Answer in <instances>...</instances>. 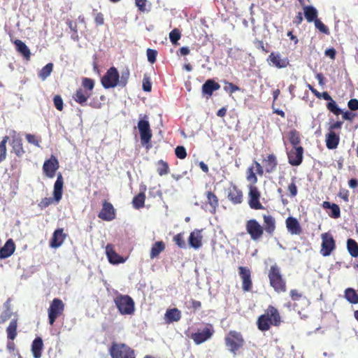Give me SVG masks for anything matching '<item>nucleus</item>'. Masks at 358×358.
Returning <instances> with one entry per match:
<instances>
[{
	"mask_svg": "<svg viewBox=\"0 0 358 358\" xmlns=\"http://www.w3.org/2000/svg\"><path fill=\"white\" fill-rule=\"evenodd\" d=\"M157 52L155 50L148 49L147 55L148 59L150 63H154L155 62Z\"/></svg>",
	"mask_w": 358,
	"mask_h": 358,
	"instance_id": "58",
	"label": "nucleus"
},
{
	"mask_svg": "<svg viewBox=\"0 0 358 358\" xmlns=\"http://www.w3.org/2000/svg\"><path fill=\"white\" fill-rule=\"evenodd\" d=\"M343 122L341 121H336L331 124H330L329 127V131L330 132H334V130L336 129H341L342 127Z\"/></svg>",
	"mask_w": 358,
	"mask_h": 358,
	"instance_id": "57",
	"label": "nucleus"
},
{
	"mask_svg": "<svg viewBox=\"0 0 358 358\" xmlns=\"http://www.w3.org/2000/svg\"><path fill=\"white\" fill-rule=\"evenodd\" d=\"M54 105L55 108L62 111L63 110V100L59 95H55L53 98Z\"/></svg>",
	"mask_w": 358,
	"mask_h": 358,
	"instance_id": "53",
	"label": "nucleus"
},
{
	"mask_svg": "<svg viewBox=\"0 0 358 358\" xmlns=\"http://www.w3.org/2000/svg\"><path fill=\"white\" fill-rule=\"evenodd\" d=\"M324 55L327 57H330L331 59H334L336 57V51L334 48H331L325 50Z\"/></svg>",
	"mask_w": 358,
	"mask_h": 358,
	"instance_id": "63",
	"label": "nucleus"
},
{
	"mask_svg": "<svg viewBox=\"0 0 358 358\" xmlns=\"http://www.w3.org/2000/svg\"><path fill=\"white\" fill-rule=\"evenodd\" d=\"M220 88V85L212 79L207 80L202 85V94L208 95V97L212 96L213 92L218 90Z\"/></svg>",
	"mask_w": 358,
	"mask_h": 358,
	"instance_id": "30",
	"label": "nucleus"
},
{
	"mask_svg": "<svg viewBox=\"0 0 358 358\" xmlns=\"http://www.w3.org/2000/svg\"><path fill=\"white\" fill-rule=\"evenodd\" d=\"M173 241L181 249H185L187 248L186 242L185 241V234L183 232H180L175 235L173 238Z\"/></svg>",
	"mask_w": 358,
	"mask_h": 358,
	"instance_id": "44",
	"label": "nucleus"
},
{
	"mask_svg": "<svg viewBox=\"0 0 358 358\" xmlns=\"http://www.w3.org/2000/svg\"><path fill=\"white\" fill-rule=\"evenodd\" d=\"M181 318V312L176 308L168 309L165 313V320L167 323L178 322Z\"/></svg>",
	"mask_w": 358,
	"mask_h": 358,
	"instance_id": "36",
	"label": "nucleus"
},
{
	"mask_svg": "<svg viewBox=\"0 0 358 358\" xmlns=\"http://www.w3.org/2000/svg\"><path fill=\"white\" fill-rule=\"evenodd\" d=\"M340 141V136L338 134H336L335 132L329 131L326 134V146L329 150L336 149Z\"/></svg>",
	"mask_w": 358,
	"mask_h": 358,
	"instance_id": "31",
	"label": "nucleus"
},
{
	"mask_svg": "<svg viewBox=\"0 0 358 358\" xmlns=\"http://www.w3.org/2000/svg\"><path fill=\"white\" fill-rule=\"evenodd\" d=\"M53 69V64L48 63L45 66H43L40 72L38 73V77L44 80H45L52 73Z\"/></svg>",
	"mask_w": 358,
	"mask_h": 358,
	"instance_id": "43",
	"label": "nucleus"
},
{
	"mask_svg": "<svg viewBox=\"0 0 358 358\" xmlns=\"http://www.w3.org/2000/svg\"><path fill=\"white\" fill-rule=\"evenodd\" d=\"M169 171V164L163 160L158 161V173L160 176L168 174Z\"/></svg>",
	"mask_w": 358,
	"mask_h": 358,
	"instance_id": "47",
	"label": "nucleus"
},
{
	"mask_svg": "<svg viewBox=\"0 0 358 358\" xmlns=\"http://www.w3.org/2000/svg\"><path fill=\"white\" fill-rule=\"evenodd\" d=\"M145 196V194L143 192H140L137 195H136L133 200H132V204L133 206L136 208L139 209L144 206Z\"/></svg>",
	"mask_w": 358,
	"mask_h": 358,
	"instance_id": "42",
	"label": "nucleus"
},
{
	"mask_svg": "<svg viewBox=\"0 0 358 358\" xmlns=\"http://www.w3.org/2000/svg\"><path fill=\"white\" fill-rule=\"evenodd\" d=\"M304 16L308 22H315L317 19V10L312 6H303Z\"/></svg>",
	"mask_w": 358,
	"mask_h": 358,
	"instance_id": "37",
	"label": "nucleus"
},
{
	"mask_svg": "<svg viewBox=\"0 0 358 358\" xmlns=\"http://www.w3.org/2000/svg\"><path fill=\"white\" fill-rule=\"evenodd\" d=\"M331 212L329 215L334 219L338 218L341 216V210L339 206L336 203H332L330 208Z\"/></svg>",
	"mask_w": 358,
	"mask_h": 358,
	"instance_id": "50",
	"label": "nucleus"
},
{
	"mask_svg": "<svg viewBox=\"0 0 358 358\" xmlns=\"http://www.w3.org/2000/svg\"><path fill=\"white\" fill-rule=\"evenodd\" d=\"M322 237V248L320 253L322 256H329L336 248V243L333 236L329 233H324Z\"/></svg>",
	"mask_w": 358,
	"mask_h": 358,
	"instance_id": "16",
	"label": "nucleus"
},
{
	"mask_svg": "<svg viewBox=\"0 0 358 358\" xmlns=\"http://www.w3.org/2000/svg\"><path fill=\"white\" fill-rule=\"evenodd\" d=\"M16 50L21 54L24 58L29 61L31 57V52L27 45L21 40L15 39L13 41Z\"/></svg>",
	"mask_w": 358,
	"mask_h": 358,
	"instance_id": "32",
	"label": "nucleus"
},
{
	"mask_svg": "<svg viewBox=\"0 0 358 358\" xmlns=\"http://www.w3.org/2000/svg\"><path fill=\"white\" fill-rule=\"evenodd\" d=\"M106 254L110 264H118L125 262V259L115 252L112 244H107L106 246Z\"/></svg>",
	"mask_w": 358,
	"mask_h": 358,
	"instance_id": "24",
	"label": "nucleus"
},
{
	"mask_svg": "<svg viewBox=\"0 0 358 358\" xmlns=\"http://www.w3.org/2000/svg\"><path fill=\"white\" fill-rule=\"evenodd\" d=\"M347 248L350 255L353 257H358V243L352 238L347 241Z\"/></svg>",
	"mask_w": 358,
	"mask_h": 358,
	"instance_id": "38",
	"label": "nucleus"
},
{
	"mask_svg": "<svg viewBox=\"0 0 358 358\" xmlns=\"http://www.w3.org/2000/svg\"><path fill=\"white\" fill-rule=\"evenodd\" d=\"M314 22H315V27L317 29H318L320 30V31H321L322 33L326 34H328L329 33V29L327 28V27L319 19H317L316 20H315Z\"/></svg>",
	"mask_w": 358,
	"mask_h": 358,
	"instance_id": "51",
	"label": "nucleus"
},
{
	"mask_svg": "<svg viewBox=\"0 0 358 358\" xmlns=\"http://www.w3.org/2000/svg\"><path fill=\"white\" fill-rule=\"evenodd\" d=\"M206 196L207 199V203L210 206L209 211L211 213H215L217 208L219 206V200L217 196L215 193L211 191H207L206 192Z\"/></svg>",
	"mask_w": 358,
	"mask_h": 358,
	"instance_id": "34",
	"label": "nucleus"
},
{
	"mask_svg": "<svg viewBox=\"0 0 358 358\" xmlns=\"http://www.w3.org/2000/svg\"><path fill=\"white\" fill-rule=\"evenodd\" d=\"M9 140L8 136H5L3 137L1 141L0 142V163L3 162L7 155V149L6 144Z\"/></svg>",
	"mask_w": 358,
	"mask_h": 358,
	"instance_id": "41",
	"label": "nucleus"
},
{
	"mask_svg": "<svg viewBox=\"0 0 358 358\" xmlns=\"http://www.w3.org/2000/svg\"><path fill=\"white\" fill-rule=\"evenodd\" d=\"M64 178L61 173H57V180L54 184L53 198L45 197L41 200L38 206L41 209H44L51 205L55 201L59 203L62 199L63 194Z\"/></svg>",
	"mask_w": 358,
	"mask_h": 358,
	"instance_id": "5",
	"label": "nucleus"
},
{
	"mask_svg": "<svg viewBox=\"0 0 358 358\" xmlns=\"http://www.w3.org/2000/svg\"><path fill=\"white\" fill-rule=\"evenodd\" d=\"M15 250V245L14 241L10 238L0 248V259H6L10 257Z\"/></svg>",
	"mask_w": 358,
	"mask_h": 358,
	"instance_id": "29",
	"label": "nucleus"
},
{
	"mask_svg": "<svg viewBox=\"0 0 358 358\" xmlns=\"http://www.w3.org/2000/svg\"><path fill=\"white\" fill-rule=\"evenodd\" d=\"M181 37L180 31L178 29H173L169 34V38L173 45H177Z\"/></svg>",
	"mask_w": 358,
	"mask_h": 358,
	"instance_id": "48",
	"label": "nucleus"
},
{
	"mask_svg": "<svg viewBox=\"0 0 358 358\" xmlns=\"http://www.w3.org/2000/svg\"><path fill=\"white\" fill-rule=\"evenodd\" d=\"M114 303L121 315H133L135 311V303L129 295L117 294L114 298Z\"/></svg>",
	"mask_w": 358,
	"mask_h": 358,
	"instance_id": "9",
	"label": "nucleus"
},
{
	"mask_svg": "<svg viewBox=\"0 0 358 358\" xmlns=\"http://www.w3.org/2000/svg\"><path fill=\"white\" fill-rule=\"evenodd\" d=\"M175 154L180 159H184L187 157L186 149L182 145H178L176 148Z\"/></svg>",
	"mask_w": 358,
	"mask_h": 358,
	"instance_id": "49",
	"label": "nucleus"
},
{
	"mask_svg": "<svg viewBox=\"0 0 358 358\" xmlns=\"http://www.w3.org/2000/svg\"><path fill=\"white\" fill-rule=\"evenodd\" d=\"M303 147L293 148L287 153L289 163L292 166H299L303 162Z\"/></svg>",
	"mask_w": 358,
	"mask_h": 358,
	"instance_id": "22",
	"label": "nucleus"
},
{
	"mask_svg": "<svg viewBox=\"0 0 358 358\" xmlns=\"http://www.w3.org/2000/svg\"><path fill=\"white\" fill-rule=\"evenodd\" d=\"M289 141L293 148H298L301 143V138L299 131L295 129L291 130L289 133Z\"/></svg>",
	"mask_w": 358,
	"mask_h": 358,
	"instance_id": "40",
	"label": "nucleus"
},
{
	"mask_svg": "<svg viewBox=\"0 0 358 358\" xmlns=\"http://www.w3.org/2000/svg\"><path fill=\"white\" fill-rule=\"evenodd\" d=\"M338 196L343 199L345 202L349 201V192L347 189H341L338 193Z\"/></svg>",
	"mask_w": 358,
	"mask_h": 358,
	"instance_id": "62",
	"label": "nucleus"
},
{
	"mask_svg": "<svg viewBox=\"0 0 358 358\" xmlns=\"http://www.w3.org/2000/svg\"><path fill=\"white\" fill-rule=\"evenodd\" d=\"M215 333L213 324H207L203 329H198L192 334L191 338L196 345H200L210 339Z\"/></svg>",
	"mask_w": 358,
	"mask_h": 358,
	"instance_id": "13",
	"label": "nucleus"
},
{
	"mask_svg": "<svg viewBox=\"0 0 358 358\" xmlns=\"http://www.w3.org/2000/svg\"><path fill=\"white\" fill-rule=\"evenodd\" d=\"M289 296L292 301L287 302L285 305L286 307L289 309L292 308L299 313H301L310 304L308 299L296 289L290 290Z\"/></svg>",
	"mask_w": 358,
	"mask_h": 358,
	"instance_id": "7",
	"label": "nucleus"
},
{
	"mask_svg": "<svg viewBox=\"0 0 358 358\" xmlns=\"http://www.w3.org/2000/svg\"><path fill=\"white\" fill-rule=\"evenodd\" d=\"M18 320L13 319L6 328L7 338L9 341H14L17 335Z\"/></svg>",
	"mask_w": 358,
	"mask_h": 358,
	"instance_id": "35",
	"label": "nucleus"
},
{
	"mask_svg": "<svg viewBox=\"0 0 358 358\" xmlns=\"http://www.w3.org/2000/svg\"><path fill=\"white\" fill-rule=\"evenodd\" d=\"M252 165L257 171V175L262 176L264 174H272L277 171L278 160L274 153L262 155V162L253 161Z\"/></svg>",
	"mask_w": 358,
	"mask_h": 358,
	"instance_id": "3",
	"label": "nucleus"
},
{
	"mask_svg": "<svg viewBox=\"0 0 358 358\" xmlns=\"http://www.w3.org/2000/svg\"><path fill=\"white\" fill-rule=\"evenodd\" d=\"M227 197L234 205L240 204L243 201V194L237 185L231 183L226 189Z\"/></svg>",
	"mask_w": 358,
	"mask_h": 358,
	"instance_id": "20",
	"label": "nucleus"
},
{
	"mask_svg": "<svg viewBox=\"0 0 358 358\" xmlns=\"http://www.w3.org/2000/svg\"><path fill=\"white\" fill-rule=\"evenodd\" d=\"M341 114H342V117H343V120H349L350 122L352 121V120L355 117V113H353L352 112H349V111L343 112L342 110V113Z\"/></svg>",
	"mask_w": 358,
	"mask_h": 358,
	"instance_id": "60",
	"label": "nucleus"
},
{
	"mask_svg": "<svg viewBox=\"0 0 358 358\" xmlns=\"http://www.w3.org/2000/svg\"><path fill=\"white\" fill-rule=\"evenodd\" d=\"M94 21L96 25H102L104 23L103 14L101 13H96L94 16Z\"/></svg>",
	"mask_w": 358,
	"mask_h": 358,
	"instance_id": "61",
	"label": "nucleus"
},
{
	"mask_svg": "<svg viewBox=\"0 0 358 358\" xmlns=\"http://www.w3.org/2000/svg\"><path fill=\"white\" fill-rule=\"evenodd\" d=\"M59 168V164L57 158L51 155V157L45 160L43 165V171L44 175L49 178H52L55 177L56 171Z\"/></svg>",
	"mask_w": 358,
	"mask_h": 358,
	"instance_id": "18",
	"label": "nucleus"
},
{
	"mask_svg": "<svg viewBox=\"0 0 358 358\" xmlns=\"http://www.w3.org/2000/svg\"><path fill=\"white\" fill-rule=\"evenodd\" d=\"M92 92H87L83 88H78L73 94V100L82 106H87L88 99L92 96Z\"/></svg>",
	"mask_w": 358,
	"mask_h": 358,
	"instance_id": "25",
	"label": "nucleus"
},
{
	"mask_svg": "<svg viewBox=\"0 0 358 358\" xmlns=\"http://www.w3.org/2000/svg\"><path fill=\"white\" fill-rule=\"evenodd\" d=\"M315 96L318 99H323L326 101H329L327 103V108L335 115H339L342 113V110L338 106L336 101L331 98L327 92L322 93L317 92Z\"/></svg>",
	"mask_w": 358,
	"mask_h": 358,
	"instance_id": "21",
	"label": "nucleus"
},
{
	"mask_svg": "<svg viewBox=\"0 0 358 358\" xmlns=\"http://www.w3.org/2000/svg\"><path fill=\"white\" fill-rule=\"evenodd\" d=\"M108 353L111 358H136L134 349L125 343L116 341L111 343Z\"/></svg>",
	"mask_w": 358,
	"mask_h": 358,
	"instance_id": "8",
	"label": "nucleus"
},
{
	"mask_svg": "<svg viewBox=\"0 0 358 358\" xmlns=\"http://www.w3.org/2000/svg\"><path fill=\"white\" fill-rule=\"evenodd\" d=\"M348 106L351 110H356L358 109V99H351L348 103Z\"/></svg>",
	"mask_w": 358,
	"mask_h": 358,
	"instance_id": "59",
	"label": "nucleus"
},
{
	"mask_svg": "<svg viewBox=\"0 0 358 358\" xmlns=\"http://www.w3.org/2000/svg\"><path fill=\"white\" fill-rule=\"evenodd\" d=\"M255 165H252V166L249 167L247 169L246 171V178L248 182H250L252 185H255L257 181L258 178L257 177V171H254Z\"/></svg>",
	"mask_w": 358,
	"mask_h": 358,
	"instance_id": "45",
	"label": "nucleus"
},
{
	"mask_svg": "<svg viewBox=\"0 0 358 358\" xmlns=\"http://www.w3.org/2000/svg\"><path fill=\"white\" fill-rule=\"evenodd\" d=\"M261 194L255 186H250L248 192V205L253 210H264L265 208L260 202Z\"/></svg>",
	"mask_w": 358,
	"mask_h": 358,
	"instance_id": "17",
	"label": "nucleus"
},
{
	"mask_svg": "<svg viewBox=\"0 0 358 358\" xmlns=\"http://www.w3.org/2000/svg\"><path fill=\"white\" fill-rule=\"evenodd\" d=\"M201 232L202 229H196L190 233L188 238V243L190 247L196 250L202 246L203 236Z\"/></svg>",
	"mask_w": 358,
	"mask_h": 358,
	"instance_id": "26",
	"label": "nucleus"
},
{
	"mask_svg": "<svg viewBox=\"0 0 358 358\" xmlns=\"http://www.w3.org/2000/svg\"><path fill=\"white\" fill-rule=\"evenodd\" d=\"M13 134L14 135L12 136L10 145L15 154L20 157L25 153L22 145V139L19 135L16 134L15 131H13Z\"/></svg>",
	"mask_w": 358,
	"mask_h": 358,
	"instance_id": "28",
	"label": "nucleus"
},
{
	"mask_svg": "<svg viewBox=\"0 0 358 358\" xmlns=\"http://www.w3.org/2000/svg\"><path fill=\"white\" fill-rule=\"evenodd\" d=\"M116 210L113 204L106 200L102 203V208L98 214L99 218L103 221H112L115 218Z\"/></svg>",
	"mask_w": 358,
	"mask_h": 358,
	"instance_id": "19",
	"label": "nucleus"
},
{
	"mask_svg": "<svg viewBox=\"0 0 358 358\" xmlns=\"http://www.w3.org/2000/svg\"><path fill=\"white\" fill-rule=\"evenodd\" d=\"M282 322L281 316L278 310L270 305L265 310L264 313L259 315L257 320V326L259 331H266L273 327H279Z\"/></svg>",
	"mask_w": 358,
	"mask_h": 358,
	"instance_id": "2",
	"label": "nucleus"
},
{
	"mask_svg": "<svg viewBox=\"0 0 358 358\" xmlns=\"http://www.w3.org/2000/svg\"><path fill=\"white\" fill-rule=\"evenodd\" d=\"M82 88L85 90L92 92V90L94 87V80L89 78H83L82 79Z\"/></svg>",
	"mask_w": 358,
	"mask_h": 358,
	"instance_id": "46",
	"label": "nucleus"
},
{
	"mask_svg": "<svg viewBox=\"0 0 358 358\" xmlns=\"http://www.w3.org/2000/svg\"><path fill=\"white\" fill-rule=\"evenodd\" d=\"M27 141L37 147H39V141L36 138V136L34 134H28L26 135Z\"/></svg>",
	"mask_w": 358,
	"mask_h": 358,
	"instance_id": "55",
	"label": "nucleus"
},
{
	"mask_svg": "<svg viewBox=\"0 0 358 358\" xmlns=\"http://www.w3.org/2000/svg\"><path fill=\"white\" fill-rule=\"evenodd\" d=\"M345 297L351 303H358V294L352 288H348L345 289Z\"/></svg>",
	"mask_w": 358,
	"mask_h": 358,
	"instance_id": "39",
	"label": "nucleus"
},
{
	"mask_svg": "<svg viewBox=\"0 0 358 358\" xmlns=\"http://www.w3.org/2000/svg\"><path fill=\"white\" fill-rule=\"evenodd\" d=\"M10 315L7 312L4 311L0 313V324L5 323L10 318Z\"/></svg>",
	"mask_w": 358,
	"mask_h": 358,
	"instance_id": "64",
	"label": "nucleus"
},
{
	"mask_svg": "<svg viewBox=\"0 0 358 358\" xmlns=\"http://www.w3.org/2000/svg\"><path fill=\"white\" fill-rule=\"evenodd\" d=\"M226 85L224 86V89L226 92H229L230 94L234 93L240 90V88L233 84L232 83L229 82H225Z\"/></svg>",
	"mask_w": 358,
	"mask_h": 358,
	"instance_id": "52",
	"label": "nucleus"
},
{
	"mask_svg": "<svg viewBox=\"0 0 358 358\" xmlns=\"http://www.w3.org/2000/svg\"><path fill=\"white\" fill-rule=\"evenodd\" d=\"M268 277L271 287L278 293L285 292L287 291L286 280L281 274L280 267L276 265H272L268 271Z\"/></svg>",
	"mask_w": 358,
	"mask_h": 358,
	"instance_id": "4",
	"label": "nucleus"
},
{
	"mask_svg": "<svg viewBox=\"0 0 358 358\" xmlns=\"http://www.w3.org/2000/svg\"><path fill=\"white\" fill-rule=\"evenodd\" d=\"M120 74L117 69L112 66L101 78V83L105 89L113 88L119 83Z\"/></svg>",
	"mask_w": 358,
	"mask_h": 358,
	"instance_id": "11",
	"label": "nucleus"
},
{
	"mask_svg": "<svg viewBox=\"0 0 358 358\" xmlns=\"http://www.w3.org/2000/svg\"><path fill=\"white\" fill-rule=\"evenodd\" d=\"M64 306V302L60 299L55 298L52 301L48 309V322L50 325H53L57 317L63 314Z\"/></svg>",
	"mask_w": 358,
	"mask_h": 358,
	"instance_id": "10",
	"label": "nucleus"
},
{
	"mask_svg": "<svg viewBox=\"0 0 358 358\" xmlns=\"http://www.w3.org/2000/svg\"><path fill=\"white\" fill-rule=\"evenodd\" d=\"M67 237V234L64 233L62 228L57 229L52 234L50 241V245L52 248H57L60 247Z\"/></svg>",
	"mask_w": 358,
	"mask_h": 358,
	"instance_id": "23",
	"label": "nucleus"
},
{
	"mask_svg": "<svg viewBox=\"0 0 358 358\" xmlns=\"http://www.w3.org/2000/svg\"><path fill=\"white\" fill-rule=\"evenodd\" d=\"M287 231L292 235H300L302 233L301 227L296 218L288 217L285 220Z\"/></svg>",
	"mask_w": 358,
	"mask_h": 358,
	"instance_id": "27",
	"label": "nucleus"
},
{
	"mask_svg": "<svg viewBox=\"0 0 358 358\" xmlns=\"http://www.w3.org/2000/svg\"><path fill=\"white\" fill-rule=\"evenodd\" d=\"M287 189L289 192L291 196L294 197L296 196L298 190L294 182V179H293L292 182L290 184H289Z\"/></svg>",
	"mask_w": 358,
	"mask_h": 358,
	"instance_id": "54",
	"label": "nucleus"
},
{
	"mask_svg": "<svg viewBox=\"0 0 358 358\" xmlns=\"http://www.w3.org/2000/svg\"><path fill=\"white\" fill-rule=\"evenodd\" d=\"M268 65L277 69H285L289 65V60L287 57H282L279 52H272L266 59Z\"/></svg>",
	"mask_w": 358,
	"mask_h": 358,
	"instance_id": "15",
	"label": "nucleus"
},
{
	"mask_svg": "<svg viewBox=\"0 0 358 358\" xmlns=\"http://www.w3.org/2000/svg\"><path fill=\"white\" fill-rule=\"evenodd\" d=\"M263 224L256 219H250L245 223V229L254 241L260 240L265 234L268 236H273L276 230V220L271 215H262Z\"/></svg>",
	"mask_w": 358,
	"mask_h": 358,
	"instance_id": "1",
	"label": "nucleus"
},
{
	"mask_svg": "<svg viewBox=\"0 0 358 358\" xmlns=\"http://www.w3.org/2000/svg\"><path fill=\"white\" fill-rule=\"evenodd\" d=\"M129 73L128 71H127L126 72L122 73V76H121V79H120V80H119L118 85H121L122 87L126 86V85L127 83V80L129 79Z\"/></svg>",
	"mask_w": 358,
	"mask_h": 358,
	"instance_id": "56",
	"label": "nucleus"
},
{
	"mask_svg": "<svg viewBox=\"0 0 358 358\" xmlns=\"http://www.w3.org/2000/svg\"><path fill=\"white\" fill-rule=\"evenodd\" d=\"M238 275L242 280V289L245 292H249L252 289V272L247 266L238 268Z\"/></svg>",
	"mask_w": 358,
	"mask_h": 358,
	"instance_id": "14",
	"label": "nucleus"
},
{
	"mask_svg": "<svg viewBox=\"0 0 358 358\" xmlns=\"http://www.w3.org/2000/svg\"><path fill=\"white\" fill-rule=\"evenodd\" d=\"M224 343L229 352L236 355L238 351L243 348L245 342L241 332L231 330L225 336Z\"/></svg>",
	"mask_w": 358,
	"mask_h": 358,
	"instance_id": "6",
	"label": "nucleus"
},
{
	"mask_svg": "<svg viewBox=\"0 0 358 358\" xmlns=\"http://www.w3.org/2000/svg\"><path fill=\"white\" fill-rule=\"evenodd\" d=\"M138 129L140 133L141 141L143 145L146 148L150 147V142L152 136L149 122L147 120L142 119L138 122Z\"/></svg>",
	"mask_w": 358,
	"mask_h": 358,
	"instance_id": "12",
	"label": "nucleus"
},
{
	"mask_svg": "<svg viewBox=\"0 0 358 358\" xmlns=\"http://www.w3.org/2000/svg\"><path fill=\"white\" fill-rule=\"evenodd\" d=\"M43 349V342L41 337H36L32 342L31 350L34 358H41Z\"/></svg>",
	"mask_w": 358,
	"mask_h": 358,
	"instance_id": "33",
	"label": "nucleus"
}]
</instances>
